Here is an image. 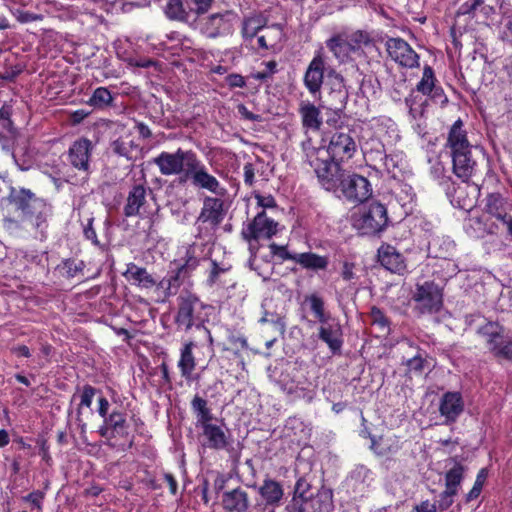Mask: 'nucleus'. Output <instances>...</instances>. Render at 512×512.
<instances>
[{"label":"nucleus","instance_id":"23","mask_svg":"<svg viewBox=\"0 0 512 512\" xmlns=\"http://www.w3.org/2000/svg\"><path fill=\"white\" fill-rule=\"evenodd\" d=\"M92 144L88 139L76 140L69 149V160L73 167L87 171Z\"/></svg>","mask_w":512,"mask_h":512},{"label":"nucleus","instance_id":"20","mask_svg":"<svg viewBox=\"0 0 512 512\" xmlns=\"http://www.w3.org/2000/svg\"><path fill=\"white\" fill-rule=\"evenodd\" d=\"M201 445L205 448L213 450H223L228 444V436L225 431L218 425L206 424L201 427Z\"/></svg>","mask_w":512,"mask_h":512},{"label":"nucleus","instance_id":"6","mask_svg":"<svg viewBox=\"0 0 512 512\" xmlns=\"http://www.w3.org/2000/svg\"><path fill=\"white\" fill-rule=\"evenodd\" d=\"M314 166L320 185L327 191L337 193L346 171L341 168L340 163L331 159L310 161Z\"/></svg>","mask_w":512,"mask_h":512},{"label":"nucleus","instance_id":"42","mask_svg":"<svg viewBox=\"0 0 512 512\" xmlns=\"http://www.w3.org/2000/svg\"><path fill=\"white\" fill-rule=\"evenodd\" d=\"M124 423L125 419L123 415L113 413L110 415L109 420L106 423V427L103 429L102 434L103 435H112L116 436L118 434H122L124 431Z\"/></svg>","mask_w":512,"mask_h":512},{"label":"nucleus","instance_id":"17","mask_svg":"<svg viewBox=\"0 0 512 512\" xmlns=\"http://www.w3.org/2000/svg\"><path fill=\"white\" fill-rule=\"evenodd\" d=\"M221 505L225 512H247L250 505L248 492L242 487L223 492Z\"/></svg>","mask_w":512,"mask_h":512},{"label":"nucleus","instance_id":"54","mask_svg":"<svg viewBox=\"0 0 512 512\" xmlns=\"http://www.w3.org/2000/svg\"><path fill=\"white\" fill-rule=\"evenodd\" d=\"M396 198L403 208L414 202L415 194L412 187L408 185H402L399 191L396 192Z\"/></svg>","mask_w":512,"mask_h":512},{"label":"nucleus","instance_id":"8","mask_svg":"<svg viewBox=\"0 0 512 512\" xmlns=\"http://www.w3.org/2000/svg\"><path fill=\"white\" fill-rule=\"evenodd\" d=\"M200 307L202 304L197 296L187 291L182 293L178 297V311L175 317L177 326L185 331L193 326L199 327L201 323L196 315V310Z\"/></svg>","mask_w":512,"mask_h":512},{"label":"nucleus","instance_id":"19","mask_svg":"<svg viewBox=\"0 0 512 512\" xmlns=\"http://www.w3.org/2000/svg\"><path fill=\"white\" fill-rule=\"evenodd\" d=\"M445 147L449 149L450 155L474 147L468 140L464 123L460 118L451 125Z\"/></svg>","mask_w":512,"mask_h":512},{"label":"nucleus","instance_id":"46","mask_svg":"<svg viewBox=\"0 0 512 512\" xmlns=\"http://www.w3.org/2000/svg\"><path fill=\"white\" fill-rule=\"evenodd\" d=\"M372 39L370 35L365 31H355L348 37L349 49L352 51L358 50L363 46L371 44Z\"/></svg>","mask_w":512,"mask_h":512},{"label":"nucleus","instance_id":"35","mask_svg":"<svg viewBox=\"0 0 512 512\" xmlns=\"http://www.w3.org/2000/svg\"><path fill=\"white\" fill-rule=\"evenodd\" d=\"M266 20L261 16H251L244 19L242 23V36L245 40H252L261 33Z\"/></svg>","mask_w":512,"mask_h":512},{"label":"nucleus","instance_id":"18","mask_svg":"<svg viewBox=\"0 0 512 512\" xmlns=\"http://www.w3.org/2000/svg\"><path fill=\"white\" fill-rule=\"evenodd\" d=\"M325 61L321 55H316L309 63L304 74V85L315 95L320 92L324 79Z\"/></svg>","mask_w":512,"mask_h":512},{"label":"nucleus","instance_id":"5","mask_svg":"<svg viewBox=\"0 0 512 512\" xmlns=\"http://www.w3.org/2000/svg\"><path fill=\"white\" fill-rule=\"evenodd\" d=\"M386 207L379 202H371L356 221V227L364 235H376L388 225Z\"/></svg>","mask_w":512,"mask_h":512},{"label":"nucleus","instance_id":"12","mask_svg":"<svg viewBox=\"0 0 512 512\" xmlns=\"http://www.w3.org/2000/svg\"><path fill=\"white\" fill-rule=\"evenodd\" d=\"M477 147L451 154L454 174L464 182L469 181L478 174V162L475 155Z\"/></svg>","mask_w":512,"mask_h":512},{"label":"nucleus","instance_id":"10","mask_svg":"<svg viewBox=\"0 0 512 512\" xmlns=\"http://www.w3.org/2000/svg\"><path fill=\"white\" fill-rule=\"evenodd\" d=\"M188 180H191L196 188L208 190L216 195H223L225 192V189L221 187L217 178L207 172L205 165L198 157H196L187 176L183 178L184 183Z\"/></svg>","mask_w":512,"mask_h":512},{"label":"nucleus","instance_id":"61","mask_svg":"<svg viewBox=\"0 0 512 512\" xmlns=\"http://www.w3.org/2000/svg\"><path fill=\"white\" fill-rule=\"evenodd\" d=\"M307 498L294 496L287 505V512H306Z\"/></svg>","mask_w":512,"mask_h":512},{"label":"nucleus","instance_id":"57","mask_svg":"<svg viewBox=\"0 0 512 512\" xmlns=\"http://www.w3.org/2000/svg\"><path fill=\"white\" fill-rule=\"evenodd\" d=\"M83 266H84L83 262L67 260V261L63 262L61 269L63 270V273L66 275V277L73 278V277L77 276V274L79 272H81L83 270Z\"/></svg>","mask_w":512,"mask_h":512},{"label":"nucleus","instance_id":"11","mask_svg":"<svg viewBox=\"0 0 512 512\" xmlns=\"http://www.w3.org/2000/svg\"><path fill=\"white\" fill-rule=\"evenodd\" d=\"M386 50L390 58L405 68L419 66V55L401 38H389L386 41Z\"/></svg>","mask_w":512,"mask_h":512},{"label":"nucleus","instance_id":"2","mask_svg":"<svg viewBox=\"0 0 512 512\" xmlns=\"http://www.w3.org/2000/svg\"><path fill=\"white\" fill-rule=\"evenodd\" d=\"M197 155L192 150L178 148L174 153L161 152L153 162L158 166L164 176L179 175V182L184 183Z\"/></svg>","mask_w":512,"mask_h":512},{"label":"nucleus","instance_id":"13","mask_svg":"<svg viewBox=\"0 0 512 512\" xmlns=\"http://www.w3.org/2000/svg\"><path fill=\"white\" fill-rule=\"evenodd\" d=\"M318 338L328 346L332 354L340 353L343 345V330L340 322L334 317L327 322H320Z\"/></svg>","mask_w":512,"mask_h":512},{"label":"nucleus","instance_id":"37","mask_svg":"<svg viewBox=\"0 0 512 512\" xmlns=\"http://www.w3.org/2000/svg\"><path fill=\"white\" fill-rule=\"evenodd\" d=\"M305 302L309 303L310 309L315 318L320 322H327L332 316L325 311V303L322 297L317 294L306 296Z\"/></svg>","mask_w":512,"mask_h":512},{"label":"nucleus","instance_id":"58","mask_svg":"<svg viewBox=\"0 0 512 512\" xmlns=\"http://www.w3.org/2000/svg\"><path fill=\"white\" fill-rule=\"evenodd\" d=\"M456 494L457 493H452L450 490H447V489H445L443 492H441L439 495L438 505L436 506L437 510H439L440 512H443V511H446L447 509H449L454 502L453 497Z\"/></svg>","mask_w":512,"mask_h":512},{"label":"nucleus","instance_id":"31","mask_svg":"<svg viewBox=\"0 0 512 512\" xmlns=\"http://www.w3.org/2000/svg\"><path fill=\"white\" fill-rule=\"evenodd\" d=\"M191 408L196 415V426L203 427L206 424H211L213 414L207 405V400L196 395L191 401Z\"/></svg>","mask_w":512,"mask_h":512},{"label":"nucleus","instance_id":"51","mask_svg":"<svg viewBox=\"0 0 512 512\" xmlns=\"http://www.w3.org/2000/svg\"><path fill=\"white\" fill-rule=\"evenodd\" d=\"M95 393H96V390L89 385H87L83 388V390L80 394V403H79V407L77 410L79 421H81L80 415L82 414L83 408H85V407L90 408Z\"/></svg>","mask_w":512,"mask_h":512},{"label":"nucleus","instance_id":"50","mask_svg":"<svg viewBox=\"0 0 512 512\" xmlns=\"http://www.w3.org/2000/svg\"><path fill=\"white\" fill-rule=\"evenodd\" d=\"M144 200L145 189L140 185L135 186L133 191L130 192V215L133 214L134 211H138Z\"/></svg>","mask_w":512,"mask_h":512},{"label":"nucleus","instance_id":"9","mask_svg":"<svg viewBox=\"0 0 512 512\" xmlns=\"http://www.w3.org/2000/svg\"><path fill=\"white\" fill-rule=\"evenodd\" d=\"M326 151L331 160L339 163L351 159L357 151V144L351 131L335 132Z\"/></svg>","mask_w":512,"mask_h":512},{"label":"nucleus","instance_id":"60","mask_svg":"<svg viewBox=\"0 0 512 512\" xmlns=\"http://www.w3.org/2000/svg\"><path fill=\"white\" fill-rule=\"evenodd\" d=\"M484 4V0H468L460 5L457 15H471L478 7Z\"/></svg>","mask_w":512,"mask_h":512},{"label":"nucleus","instance_id":"48","mask_svg":"<svg viewBox=\"0 0 512 512\" xmlns=\"http://www.w3.org/2000/svg\"><path fill=\"white\" fill-rule=\"evenodd\" d=\"M166 15L173 20H186L188 16L180 0H170L167 3Z\"/></svg>","mask_w":512,"mask_h":512},{"label":"nucleus","instance_id":"62","mask_svg":"<svg viewBox=\"0 0 512 512\" xmlns=\"http://www.w3.org/2000/svg\"><path fill=\"white\" fill-rule=\"evenodd\" d=\"M427 95L437 104L444 105L448 102V98L440 86L435 85Z\"/></svg>","mask_w":512,"mask_h":512},{"label":"nucleus","instance_id":"30","mask_svg":"<svg viewBox=\"0 0 512 512\" xmlns=\"http://www.w3.org/2000/svg\"><path fill=\"white\" fill-rule=\"evenodd\" d=\"M337 88H333L327 98L329 109L333 110L337 115L342 112L346 106L348 99V91L343 85V78L339 77Z\"/></svg>","mask_w":512,"mask_h":512},{"label":"nucleus","instance_id":"25","mask_svg":"<svg viewBox=\"0 0 512 512\" xmlns=\"http://www.w3.org/2000/svg\"><path fill=\"white\" fill-rule=\"evenodd\" d=\"M298 111L301 116L303 128L315 132L320 130L323 120L321 111L317 106L309 101H301Z\"/></svg>","mask_w":512,"mask_h":512},{"label":"nucleus","instance_id":"21","mask_svg":"<svg viewBox=\"0 0 512 512\" xmlns=\"http://www.w3.org/2000/svg\"><path fill=\"white\" fill-rule=\"evenodd\" d=\"M225 216L224 202L220 198L216 197H205L203 201V207L198 216L197 221L209 222L210 224L217 226L219 225Z\"/></svg>","mask_w":512,"mask_h":512},{"label":"nucleus","instance_id":"15","mask_svg":"<svg viewBox=\"0 0 512 512\" xmlns=\"http://www.w3.org/2000/svg\"><path fill=\"white\" fill-rule=\"evenodd\" d=\"M159 280L146 268L130 263V285L138 288L145 296L157 295Z\"/></svg>","mask_w":512,"mask_h":512},{"label":"nucleus","instance_id":"45","mask_svg":"<svg viewBox=\"0 0 512 512\" xmlns=\"http://www.w3.org/2000/svg\"><path fill=\"white\" fill-rule=\"evenodd\" d=\"M369 317L372 325H377L385 334L389 333L390 321L380 308L373 306L370 310Z\"/></svg>","mask_w":512,"mask_h":512},{"label":"nucleus","instance_id":"40","mask_svg":"<svg viewBox=\"0 0 512 512\" xmlns=\"http://www.w3.org/2000/svg\"><path fill=\"white\" fill-rule=\"evenodd\" d=\"M183 263H181L177 269L180 273H183L186 277L190 275V273L198 266L199 260L196 256L195 246L190 245L185 249V255L182 258Z\"/></svg>","mask_w":512,"mask_h":512},{"label":"nucleus","instance_id":"43","mask_svg":"<svg viewBox=\"0 0 512 512\" xmlns=\"http://www.w3.org/2000/svg\"><path fill=\"white\" fill-rule=\"evenodd\" d=\"M326 45L328 49L334 54V56L338 59L343 58L349 48L348 40H344L341 36L337 35L329 40H327Z\"/></svg>","mask_w":512,"mask_h":512},{"label":"nucleus","instance_id":"22","mask_svg":"<svg viewBox=\"0 0 512 512\" xmlns=\"http://www.w3.org/2000/svg\"><path fill=\"white\" fill-rule=\"evenodd\" d=\"M380 264L387 270L401 274L406 269L404 257L391 245H382L378 249Z\"/></svg>","mask_w":512,"mask_h":512},{"label":"nucleus","instance_id":"28","mask_svg":"<svg viewBox=\"0 0 512 512\" xmlns=\"http://www.w3.org/2000/svg\"><path fill=\"white\" fill-rule=\"evenodd\" d=\"M259 494L266 505L278 506L283 498L284 490L279 482L267 477L259 488Z\"/></svg>","mask_w":512,"mask_h":512},{"label":"nucleus","instance_id":"33","mask_svg":"<svg viewBox=\"0 0 512 512\" xmlns=\"http://www.w3.org/2000/svg\"><path fill=\"white\" fill-rule=\"evenodd\" d=\"M296 263L305 269L314 271L325 270L328 267L329 259L312 252L298 253Z\"/></svg>","mask_w":512,"mask_h":512},{"label":"nucleus","instance_id":"53","mask_svg":"<svg viewBox=\"0 0 512 512\" xmlns=\"http://www.w3.org/2000/svg\"><path fill=\"white\" fill-rule=\"evenodd\" d=\"M311 505L314 508V512H330L332 500L328 494H323L311 499Z\"/></svg>","mask_w":512,"mask_h":512},{"label":"nucleus","instance_id":"47","mask_svg":"<svg viewBox=\"0 0 512 512\" xmlns=\"http://www.w3.org/2000/svg\"><path fill=\"white\" fill-rule=\"evenodd\" d=\"M259 322L261 324L270 323L273 325L274 330L279 333L280 335H283L286 331V322L284 320V317L270 313L268 311H265L263 316L260 318Z\"/></svg>","mask_w":512,"mask_h":512},{"label":"nucleus","instance_id":"16","mask_svg":"<svg viewBox=\"0 0 512 512\" xmlns=\"http://www.w3.org/2000/svg\"><path fill=\"white\" fill-rule=\"evenodd\" d=\"M464 411V401L459 392H446L442 395L439 403V412L445 418V423L456 422Z\"/></svg>","mask_w":512,"mask_h":512},{"label":"nucleus","instance_id":"49","mask_svg":"<svg viewBox=\"0 0 512 512\" xmlns=\"http://www.w3.org/2000/svg\"><path fill=\"white\" fill-rule=\"evenodd\" d=\"M487 475H488V472L485 468H482L478 472L472 489L466 495V502H471L480 495L483 485L486 481Z\"/></svg>","mask_w":512,"mask_h":512},{"label":"nucleus","instance_id":"39","mask_svg":"<svg viewBox=\"0 0 512 512\" xmlns=\"http://www.w3.org/2000/svg\"><path fill=\"white\" fill-rule=\"evenodd\" d=\"M416 354L411 358L407 359L403 364L407 367V372L414 375H421L424 372L428 362L426 359L425 352L416 348Z\"/></svg>","mask_w":512,"mask_h":512},{"label":"nucleus","instance_id":"59","mask_svg":"<svg viewBox=\"0 0 512 512\" xmlns=\"http://www.w3.org/2000/svg\"><path fill=\"white\" fill-rule=\"evenodd\" d=\"M405 103L407 107L409 108V114L413 119H417L421 116H423L424 108H423V102H417L416 98L408 97L405 100Z\"/></svg>","mask_w":512,"mask_h":512},{"label":"nucleus","instance_id":"29","mask_svg":"<svg viewBox=\"0 0 512 512\" xmlns=\"http://www.w3.org/2000/svg\"><path fill=\"white\" fill-rule=\"evenodd\" d=\"M455 243L448 236H435L429 241V253L435 258L447 260L455 251Z\"/></svg>","mask_w":512,"mask_h":512},{"label":"nucleus","instance_id":"34","mask_svg":"<svg viewBox=\"0 0 512 512\" xmlns=\"http://www.w3.org/2000/svg\"><path fill=\"white\" fill-rule=\"evenodd\" d=\"M477 333L484 337L488 350L492 348L504 334V327L497 322H486L480 326Z\"/></svg>","mask_w":512,"mask_h":512},{"label":"nucleus","instance_id":"52","mask_svg":"<svg viewBox=\"0 0 512 512\" xmlns=\"http://www.w3.org/2000/svg\"><path fill=\"white\" fill-rule=\"evenodd\" d=\"M377 154L379 156L377 168L389 174L393 173L394 169L397 167V162L395 161L394 157L392 155H387L382 151H377Z\"/></svg>","mask_w":512,"mask_h":512},{"label":"nucleus","instance_id":"55","mask_svg":"<svg viewBox=\"0 0 512 512\" xmlns=\"http://www.w3.org/2000/svg\"><path fill=\"white\" fill-rule=\"evenodd\" d=\"M270 252L273 256L278 257L280 260H292L296 262L298 253H291L287 250L286 246H280L276 243H271L269 245Z\"/></svg>","mask_w":512,"mask_h":512},{"label":"nucleus","instance_id":"7","mask_svg":"<svg viewBox=\"0 0 512 512\" xmlns=\"http://www.w3.org/2000/svg\"><path fill=\"white\" fill-rule=\"evenodd\" d=\"M338 192L350 202L361 203L372 195V187L365 177L346 172Z\"/></svg>","mask_w":512,"mask_h":512},{"label":"nucleus","instance_id":"26","mask_svg":"<svg viewBox=\"0 0 512 512\" xmlns=\"http://www.w3.org/2000/svg\"><path fill=\"white\" fill-rule=\"evenodd\" d=\"M484 209L487 214L504 224L512 219L507 212L505 199L498 193H492L486 197Z\"/></svg>","mask_w":512,"mask_h":512},{"label":"nucleus","instance_id":"41","mask_svg":"<svg viewBox=\"0 0 512 512\" xmlns=\"http://www.w3.org/2000/svg\"><path fill=\"white\" fill-rule=\"evenodd\" d=\"M436 78L432 67L429 65L424 66L423 75L421 80L416 85V90L423 95L431 92L432 88L436 85Z\"/></svg>","mask_w":512,"mask_h":512},{"label":"nucleus","instance_id":"32","mask_svg":"<svg viewBox=\"0 0 512 512\" xmlns=\"http://www.w3.org/2000/svg\"><path fill=\"white\" fill-rule=\"evenodd\" d=\"M194 343L192 341L185 343L183 348L181 349L180 359L178 361V367L181 371L182 377L185 379H189L192 375V372L195 369L196 362L193 355V347Z\"/></svg>","mask_w":512,"mask_h":512},{"label":"nucleus","instance_id":"14","mask_svg":"<svg viewBox=\"0 0 512 512\" xmlns=\"http://www.w3.org/2000/svg\"><path fill=\"white\" fill-rule=\"evenodd\" d=\"M236 19L237 15L228 10L222 13L212 14L207 18L204 24V32L209 38L227 35L231 32Z\"/></svg>","mask_w":512,"mask_h":512},{"label":"nucleus","instance_id":"56","mask_svg":"<svg viewBox=\"0 0 512 512\" xmlns=\"http://www.w3.org/2000/svg\"><path fill=\"white\" fill-rule=\"evenodd\" d=\"M261 33L268 39V42L273 47L281 38L282 30L278 25H273L270 27L265 25L261 30Z\"/></svg>","mask_w":512,"mask_h":512},{"label":"nucleus","instance_id":"4","mask_svg":"<svg viewBox=\"0 0 512 512\" xmlns=\"http://www.w3.org/2000/svg\"><path fill=\"white\" fill-rule=\"evenodd\" d=\"M412 300L421 314L438 312L443 305L442 288L433 281L417 284Z\"/></svg>","mask_w":512,"mask_h":512},{"label":"nucleus","instance_id":"36","mask_svg":"<svg viewBox=\"0 0 512 512\" xmlns=\"http://www.w3.org/2000/svg\"><path fill=\"white\" fill-rule=\"evenodd\" d=\"M489 352L496 359L512 361V338L503 334Z\"/></svg>","mask_w":512,"mask_h":512},{"label":"nucleus","instance_id":"3","mask_svg":"<svg viewBox=\"0 0 512 512\" xmlns=\"http://www.w3.org/2000/svg\"><path fill=\"white\" fill-rule=\"evenodd\" d=\"M278 222L273 218L269 217L267 213L262 210L257 213L254 219L242 228L241 236L249 243V249L252 252V256L249 259V266L254 269L253 264L255 261V249L252 241H258L260 239H271L278 232Z\"/></svg>","mask_w":512,"mask_h":512},{"label":"nucleus","instance_id":"38","mask_svg":"<svg viewBox=\"0 0 512 512\" xmlns=\"http://www.w3.org/2000/svg\"><path fill=\"white\" fill-rule=\"evenodd\" d=\"M465 468L460 463H456L445 475V486L452 493H458V488L463 480Z\"/></svg>","mask_w":512,"mask_h":512},{"label":"nucleus","instance_id":"44","mask_svg":"<svg viewBox=\"0 0 512 512\" xmlns=\"http://www.w3.org/2000/svg\"><path fill=\"white\" fill-rule=\"evenodd\" d=\"M111 101L112 95L110 91L107 88L99 87L93 92L88 103L91 106L102 108L109 105Z\"/></svg>","mask_w":512,"mask_h":512},{"label":"nucleus","instance_id":"64","mask_svg":"<svg viewBox=\"0 0 512 512\" xmlns=\"http://www.w3.org/2000/svg\"><path fill=\"white\" fill-rule=\"evenodd\" d=\"M244 182L248 186H252L255 182V168L252 163H246L243 167Z\"/></svg>","mask_w":512,"mask_h":512},{"label":"nucleus","instance_id":"63","mask_svg":"<svg viewBox=\"0 0 512 512\" xmlns=\"http://www.w3.org/2000/svg\"><path fill=\"white\" fill-rule=\"evenodd\" d=\"M453 199L463 209L470 208L473 205L472 199L463 197V187L460 186L455 189Z\"/></svg>","mask_w":512,"mask_h":512},{"label":"nucleus","instance_id":"1","mask_svg":"<svg viewBox=\"0 0 512 512\" xmlns=\"http://www.w3.org/2000/svg\"><path fill=\"white\" fill-rule=\"evenodd\" d=\"M8 200L21 212V219L25 226H30L44 237L48 218L52 214L51 206L44 199L36 197L30 190L24 188H11Z\"/></svg>","mask_w":512,"mask_h":512},{"label":"nucleus","instance_id":"24","mask_svg":"<svg viewBox=\"0 0 512 512\" xmlns=\"http://www.w3.org/2000/svg\"><path fill=\"white\" fill-rule=\"evenodd\" d=\"M185 278L186 276L176 269L172 275L159 280L155 301L165 302L169 297L176 295Z\"/></svg>","mask_w":512,"mask_h":512},{"label":"nucleus","instance_id":"27","mask_svg":"<svg viewBox=\"0 0 512 512\" xmlns=\"http://www.w3.org/2000/svg\"><path fill=\"white\" fill-rule=\"evenodd\" d=\"M370 449L378 456L395 455L400 449L401 444L397 436L371 437Z\"/></svg>","mask_w":512,"mask_h":512}]
</instances>
